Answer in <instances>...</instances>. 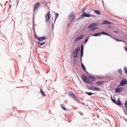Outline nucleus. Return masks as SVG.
Returning <instances> with one entry per match:
<instances>
[{
	"label": "nucleus",
	"mask_w": 127,
	"mask_h": 127,
	"mask_svg": "<svg viewBox=\"0 0 127 127\" xmlns=\"http://www.w3.org/2000/svg\"><path fill=\"white\" fill-rule=\"evenodd\" d=\"M103 24H113V22L105 20L103 21Z\"/></svg>",
	"instance_id": "4468645a"
},
{
	"label": "nucleus",
	"mask_w": 127,
	"mask_h": 127,
	"mask_svg": "<svg viewBox=\"0 0 127 127\" xmlns=\"http://www.w3.org/2000/svg\"><path fill=\"white\" fill-rule=\"evenodd\" d=\"M81 16H84L85 17H91V16L93 17L94 15L88 14L87 12H84L82 15H81Z\"/></svg>",
	"instance_id": "423d86ee"
},
{
	"label": "nucleus",
	"mask_w": 127,
	"mask_h": 127,
	"mask_svg": "<svg viewBox=\"0 0 127 127\" xmlns=\"http://www.w3.org/2000/svg\"><path fill=\"white\" fill-rule=\"evenodd\" d=\"M79 52V50L77 49L76 50H75V51L73 53V57L75 58H77L78 57V53Z\"/></svg>",
	"instance_id": "0eeeda50"
},
{
	"label": "nucleus",
	"mask_w": 127,
	"mask_h": 127,
	"mask_svg": "<svg viewBox=\"0 0 127 127\" xmlns=\"http://www.w3.org/2000/svg\"><path fill=\"white\" fill-rule=\"evenodd\" d=\"M83 50H84V46H83V45H81V55H83Z\"/></svg>",
	"instance_id": "aec40b11"
},
{
	"label": "nucleus",
	"mask_w": 127,
	"mask_h": 127,
	"mask_svg": "<svg viewBox=\"0 0 127 127\" xmlns=\"http://www.w3.org/2000/svg\"><path fill=\"white\" fill-rule=\"evenodd\" d=\"M41 93L43 96H44L45 97L46 96V95H45V93L43 92V90H42V89H41Z\"/></svg>",
	"instance_id": "b1692460"
},
{
	"label": "nucleus",
	"mask_w": 127,
	"mask_h": 127,
	"mask_svg": "<svg viewBox=\"0 0 127 127\" xmlns=\"http://www.w3.org/2000/svg\"><path fill=\"white\" fill-rule=\"evenodd\" d=\"M61 107L64 110V111H66V107H65V106H64V105L62 104V105H61Z\"/></svg>",
	"instance_id": "412c9836"
},
{
	"label": "nucleus",
	"mask_w": 127,
	"mask_h": 127,
	"mask_svg": "<svg viewBox=\"0 0 127 127\" xmlns=\"http://www.w3.org/2000/svg\"><path fill=\"white\" fill-rule=\"evenodd\" d=\"M89 79H90L91 81H95L96 77L95 76H89Z\"/></svg>",
	"instance_id": "dca6fc26"
},
{
	"label": "nucleus",
	"mask_w": 127,
	"mask_h": 127,
	"mask_svg": "<svg viewBox=\"0 0 127 127\" xmlns=\"http://www.w3.org/2000/svg\"><path fill=\"white\" fill-rule=\"evenodd\" d=\"M88 40H89V39H86L85 40V41H84L85 43H87V42H88Z\"/></svg>",
	"instance_id": "7c9ffc66"
},
{
	"label": "nucleus",
	"mask_w": 127,
	"mask_h": 127,
	"mask_svg": "<svg viewBox=\"0 0 127 127\" xmlns=\"http://www.w3.org/2000/svg\"><path fill=\"white\" fill-rule=\"evenodd\" d=\"M46 19V22H48L50 20L51 16H50V11H48L46 15L45 16Z\"/></svg>",
	"instance_id": "39448f33"
},
{
	"label": "nucleus",
	"mask_w": 127,
	"mask_h": 127,
	"mask_svg": "<svg viewBox=\"0 0 127 127\" xmlns=\"http://www.w3.org/2000/svg\"><path fill=\"white\" fill-rule=\"evenodd\" d=\"M82 79L83 81L85 82V83H86V84H89V83H92V82L90 81L89 78H88V77L85 74L82 75Z\"/></svg>",
	"instance_id": "f257e3e1"
},
{
	"label": "nucleus",
	"mask_w": 127,
	"mask_h": 127,
	"mask_svg": "<svg viewBox=\"0 0 127 127\" xmlns=\"http://www.w3.org/2000/svg\"><path fill=\"white\" fill-rule=\"evenodd\" d=\"M91 90H92V91H101V88H97V87H95V86H92L91 87Z\"/></svg>",
	"instance_id": "9d476101"
},
{
	"label": "nucleus",
	"mask_w": 127,
	"mask_h": 127,
	"mask_svg": "<svg viewBox=\"0 0 127 127\" xmlns=\"http://www.w3.org/2000/svg\"><path fill=\"white\" fill-rule=\"evenodd\" d=\"M124 90V88L123 87H120V88H117L115 92L117 93H120L121 92H123V90Z\"/></svg>",
	"instance_id": "6e6552de"
},
{
	"label": "nucleus",
	"mask_w": 127,
	"mask_h": 127,
	"mask_svg": "<svg viewBox=\"0 0 127 127\" xmlns=\"http://www.w3.org/2000/svg\"><path fill=\"white\" fill-rule=\"evenodd\" d=\"M39 44H40V46H42V45H44V44H45V42L40 43Z\"/></svg>",
	"instance_id": "c85d7f7f"
},
{
	"label": "nucleus",
	"mask_w": 127,
	"mask_h": 127,
	"mask_svg": "<svg viewBox=\"0 0 127 127\" xmlns=\"http://www.w3.org/2000/svg\"><path fill=\"white\" fill-rule=\"evenodd\" d=\"M40 6V3L37 2L35 4L34 7V11H35V10L37 9L38 7Z\"/></svg>",
	"instance_id": "9b49d317"
},
{
	"label": "nucleus",
	"mask_w": 127,
	"mask_h": 127,
	"mask_svg": "<svg viewBox=\"0 0 127 127\" xmlns=\"http://www.w3.org/2000/svg\"><path fill=\"white\" fill-rule=\"evenodd\" d=\"M104 81H98L96 82V84H97V85H102V84H104Z\"/></svg>",
	"instance_id": "6ab92c4d"
},
{
	"label": "nucleus",
	"mask_w": 127,
	"mask_h": 127,
	"mask_svg": "<svg viewBox=\"0 0 127 127\" xmlns=\"http://www.w3.org/2000/svg\"><path fill=\"white\" fill-rule=\"evenodd\" d=\"M126 84H127V79H124L121 81L120 86H124V85H126Z\"/></svg>",
	"instance_id": "1a4fd4ad"
},
{
	"label": "nucleus",
	"mask_w": 127,
	"mask_h": 127,
	"mask_svg": "<svg viewBox=\"0 0 127 127\" xmlns=\"http://www.w3.org/2000/svg\"><path fill=\"white\" fill-rule=\"evenodd\" d=\"M68 19L70 20V21H72L75 19V13L74 12H72L68 15Z\"/></svg>",
	"instance_id": "f03ea898"
},
{
	"label": "nucleus",
	"mask_w": 127,
	"mask_h": 127,
	"mask_svg": "<svg viewBox=\"0 0 127 127\" xmlns=\"http://www.w3.org/2000/svg\"><path fill=\"white\" fill-rule=\"evenodd\" d=\"M59 15V14L58 13H55V21H56V20L57 19V17H58V16Z\"/></svg>",
	"instance_id": "393cba45"
},
{
	"label": "nucleus",
	"mask_w": 127,
	"mask_h": 127,
	"mask_svg": "<svg viewBox=\"0 0 127 127\" xmlns=\"http://www.w3.org/2000/svg\"><path fill=\"white\" fill-rule=\"evenodd\" d=\"M85 93L87 94V95H88V96H92V95H93L94 93H92V92H85Z\"/></svg>",
	"instance_id": "5701e85b"
},
{
	"label": "nucleus",
	"mask_w": 127,
	"mask_h": 127,
	"mask_svg": "<svg viewBox=\"0 0 127 127\" xmlns=\"http://www.w3.org/2000/svg\"><path fill=\"white\" fill-rule=\"evenodd\" d=\"M118 72H119V73H120V74H121V75H123V71L122 70V69H119V70H118Z\"/></svg>",
	"instance_id": "cd10ccee"
},
{
	"label": "nucleus",
	"mask_w": 127,
	"mask_h": 127,
	"mask_svg": "<svg viewBox=\"0 0 127 127\" xmlns=\"http://www.w3.org/2000/svg\"><path fill=\"white\" fill-rule=\"evenodd\" d=\"M111 100H112V102H113V103H114V104H117V101H116V100L115 99H113L112 97H111Z\"/></svg>",
	"instance_id": "bb28decb"
},
{
	"label": "nucleus",
	"mask_w": 127,
	"mask_h": 127,
	"mask_svg": "<svg viewBox=\"0 0 127 127\" xmlns=\"http://www.w3.org/2000/svg\"><path fill=\"white\" fill-rule=\"evenodd\" d=\"M95 13H96L97 14H99V15H101V12L100 11L97 10H94Z\"/></svg>",
	"instance_id": "a211bd4d"
},
{
	"label": "nucleus",
	"mask_w": 127,
	"mask_h": 127,
	"mask_svg": "<svg viewBox=\"0 0 127 127\" xmlns=\"http://www.w3.org/2000/svg\"><path fill=\"white\" fill-rule=\"evenodd\" d=\"M84 36H85V35H84V34H82L80 36H79L78 38H76L75 39V41H78V40H80L81 39H82V38H84Z\"/></svg>",
	"instance_id": "f8f14e48"
},
{
	"label": "nucleus",
	"mask_w": 127,
	"mask_h": 127,
	"mask_svg": "<svg viewBox=\"0 0 127 127\" xmlns=\"http://www.w3.org/2000/svg\"><path fill=\"white\" fill-rule=\"evenodd\" d=\"M68 96L73 99L74 101L78 100V98L77 97V96H76V95H75V94L73 93V92H70L68 94Z\"/></svg>",
	"instance_id": "7ed1b4c3"
},
{
	"label": "nucleus",
	"mask_w": 127,
	"mask_h": 127,
	"mask_svg": "<svg viewBox=\"0 0 127 127\" xmlns=\"http://www.w3.org/2000/svg\"><path fill=\"white\" fill-rule=\"evenodd\" d=\"M114 32L115 33H119V31H114Z\"/></svg>",
	"instance_id": "2f4dec72"
},
{
	"label": "nucleus",
	"mask_w": 127,
	"mask_h": 127,
	"mask_svg": "<svg viewBox=\"0 0 127 127\" xmlns=\"http://www.w3.org/2000/svg\"><path fill=\"white\" fill-rule=\"evenodd\" d=\"M125 107H126V108L127 109V100L126 101V102L125 103Z\"/></svg>",
	"instance_id": "c756f323"
},
{
	"label": "nucleus",
	"mask_w": 127,
	"mask_h": 127,
	"mask_svg": "<svg viewBox=\"0 0 127 127\" xmlns=\"http://www.w3.org/2000/svg\"><path fill=\"white\" fill-rule=\"evenodd\" d=\"M35 37H36L37 39V38H38L39 37H37V36H36V34L35 35Z\"/></svg>",
	"instance_id": "473e14b6"
},
{
	"label": "nucleus",
	"mask_w": 127,
	"mask_h": 127,
	"mask_svg": "<svg viewBox=\"0 0 127 127\" xmlns=\"http://www.w3.org/2000/svg\"><path fill=\"white\" fill-rule=\"evenodd\" d=\"M100 34H103L104 35H107V36H110V34H109L105 32H100Z\"/></svg>",
	"instance_id": "f3484780"
},
{
	"label": "nucleus",
	"mask_w": 127,
	"mask_h": 127,
	"mask_svg": "<svg viewBox=\"0 0 127 127\" xmlns=\"http://www.w3.org/2000/svg\"><path fill=\"white\" fill-rule=\"evenodd\" d=\"M92 36H101V34L96 33L92 35Z\"/></svg>",
	"instance_id": "4be33fe9"
},
{
	"label": "nucleus",
	"mask_w": 127,
	"mask_h": 127,
	"mask_svg": "<svg viewBox=\"0 0 127 127\" xmlns=\"http://www.w3.org/2000/svg\"><path fill=\"white\" fill-rule=\"evenodd\" d=\"M38 40L39 41H43V40H45L46 39V38L45 37H39V38H37Z\"/></svg>",
	"instance_id": "ddd939ff"
},
{
	"label": "nucleus",
	"mask_w": 127,
	"mask_h": 127,
	"mask_svg": "<svg viewBox=\"0 0 127 127\" xmlns=\"http://www.w3.org/2000/svg\"><path fill=\"white\" fill-rule=\"evenodd\" d=\"M81 67L84 70V71H86V67H85V65H84V64H82Z\"/></svg>",
	"instance_id": "a878e982"
},
{
	"label": "nucleus",
	"mask_w": 127,
	"mask_h": 127,
	"mask_svg": "<svg viewBox=\"0 0 127 127\" xmlns=\"http://www.w3.org/2000/svg\"><path fill=\"white\" fill-rule=\"evenodd\" d=\"M92 30L94 31V30H96L97 29V24H96L95 23H91L89 26L88 28H92Z\"/></svg>",
	"instance_id": "20e7f679"
},
{
	"label": "nucleus",
	"mask_w": 127,
	"mask_h": 127,
	"mask_svg": "<svg viewBox=\"0 0 127 127\" xmlns=\"http://www.w3.org/2000/svg\"><path fill=\"white\" fill-rule=\"evenodd\" d=\"M116 105H117V106H122L123 105V103L121 102V99H120V98L118 99Z\"/></svg>",
	"instance_id": "2eb2a0df"
},
{
	"label": "nucleus",
	"mask_w": 127,
	"mask_h": 127,
	"mask_svg": "<svg viewBox=\"0 0 127 127\" xmlns=\"http://www.w3.org/2000/svg\"><path fill=\"white\" fill-rule=\"evenodd\" d=\"M117 41H121V40H119V39H117Z\"/></svg>",
	"instance_id": "72a5a7b5"
}]
</instances>
